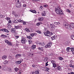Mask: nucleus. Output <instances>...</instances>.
I'll list each match as a JSON object with an SVG mask.
<instances>
[{"label":"nucleus","instance_id":"obj_1","mask_svg":"<svg viewBox=\"0 0 74 74\" xmlns=\"http://www.w3.org/2000/svg\"><path fill=\"white\" fill-rule=\"evenodd\" d=\"M55 11L57 14H62V15L64 14V13L63 12L62 10H60V8L58 6H57L56 7Z\"/></svg>","mask_w":74,"mask_h":74},{"label":"nucleus","instance_id":"obj_2","mask_svg":"<svg viewBox=\"0 0 74 74\" xmlns=\"http://www.w3.org/2000/svg\"><path fill=\"white\" fill-rule=\"evenodd\" d=\"M64 27L67 28V29H71V27H72L73 29H74V23H72L70 25L66 24L65 25Z\"/></svg>","mask_w":74,"mask_h":74},{"label":"nucleus","instance_id":"obj_3","mask_svg":"<svg viewBox=\"0 0 74 74\" xmlns=\"http://www.w3.org/2000/svg\"><path fill=\"white\" fill-rule=\"evenodd\" d=\"M21 42L23 44H25V43L27 42V40H26V38H25V37L22 36L21 37Z\"/></svg>","mask_w":74,"mask_h":74},{"label":"nucleus","instance_id":"obj_4","mask_svg":"<svg viewBox=\"0 0 74 74\" xmlns=\"http://www.w3.org/2000/svg\"><path fill=\"white\" fill-rule=\"evenodd\" d=\"M22 7L21 3L19 2H16V8H20Z\"/></svg>","mask_w":74,"mask_h":74},{"label":"nucleus","instance_id":"obj_5","mask_svg":"<svg viewBox=\"0 0 74 74\" xmlns=\"http://www.w3.org/2000/svg\"><path fill=\"white\" fill-rule=\"evenodd\" d=\"M52 46V42H50L48 44L46 45L45 46V48H50Z\"/></svg>","mask_w":74,"mask_h":74},{"label":"nucleus","instance_id":"obj_6","mask_svg":"<svg viewBox=\"0 0 74 74\" xmlns=\"http://www.w3.org/2000/svg\"><path fill=\"white\" fill-rule=\"evenodd\" d=\"M50 32L49 31H47L46 33H45L44 34L45 35V36H49V35L48 34H50Z\"/></svg>","mask_w":74,"mask_h":74},{"label":"nucleus","instance_id":"obj_7","mask_svg":"<svg viewBox=\"0 0 74 74\" xmlns=\"http://www.w3.org/2000/svg\"><path fill=\"white\" fill-rule=\"evenodd\" d=\"M5 42H6V43H7L8 44V45H12V44H11V42H10V41L7 40H5Z\"/></svg>","mask_w":74,"mask_h":74},{"label":"nucleus","instance_id":"obj_8","mask_svg":"<svg viewBox=\"0 0 74 74\" xmlns=\"http://www.w3.org/2000/svg\"><path fill=\"white\" fill-rule=\"evenodd\" d=\"M1 31L5 32H6V33H8L9 32V31H8V30L5 28L2 29H1Z\"/></svg>","mask_w":74,"mask_h":74},{"label":"nucleus","instance_id":"obj_9","mask_svg":"<svg viewBox=\"0 0 74 74\" xmlns=\"http://www.w3.org/2000/svg\"><path fill=\"white\" fill-rule=\"evenodd\" d=\"M44 19V18L42 17H40L38 18V21H42Z\"/></svg>","mask_w":74,"mask_h":74},{"label":"nucleus","instance_id":"obj_10","mask_svg":"<svg viewBox=\"0 0 74 74\" xmlns=\"http://www.w3.org/2000/svg\"><path fill=\"white\" fill-rule=\"evenodd\" d=\"M12 14L15 16H18V14H16V13L14 11H13L12 12Z\"/></svg>","mask_w":74,"mask_h":74},{"label":"nucleus","instance_id":"obj_11","mask_svg":"<svg viewBox=\"0 0 74 74\" xmlns=\"http://www.w3.org/2000/svg\"><path fill=\"white\" fill-rule=\"evenodd\" d=\"M11 31L12 33H15L16 32V30H15V28H11Z\"/></svg>","mask_w":74,"mask_h":74},{"label":"nucleus","instance_id":"obj_12","mask_svg":"<svg viewBox=\"0 0 74 74\" xmlns=\"http://www.w3.org/2000/svg\"><path fill=\"white\" fill-rule=\"evenodd\" d=\"M41 15L42 16H45L46 15V13H45V11H44L42 12L41 13Z\"/></svg>","mask_w":74,"mask_h":74},{"label":"nucleus","instance_id":"obj_13","mask_svg":"<svg viewBox=\"0 0 74 74\" xmlns=\"http://www.w3.org/2000/svg\"><path fill=\"white\" fill-rule=\"evenodd\" d=\"M30 11L32 12L33 13H34V14H36L37 13V12H36L35 10H30Z\"/></svg>","mask_w":74,"mask_h":74},{"label":"nucleus","instance_id":"obj_14","mask_svg":"<svg viewBox=\"0 0 74 74\" xmlns=\"http://www.w3.org/2000/svg\"><path fill=\"white\" fill-rule=\"evenodd\" d=\"M56 38H57V36L56 35H55L51 37V39L52 40H55V39L56 40Z\"/></svg>","mask_w":74,"mask_h":74},{"label":"nucleus","instance_id":"obj_15","mask_svg":"<svg viewBox=\"0 0 74 74\" xmlns=\"http://www.w3.org/2000/svg\"><path fill=\"white\" fill-rule=\"evenodd\" d=\"M21 56V55L20 54H17L15 56V57L16 58H20Z\"/></svg>","mask_w":74,"mask_h":74},{"label":"nucleus","instance_id":"obj_16","mask_svg":"<svg viewBox=\"0 0 74 74\" xmlns=\"http://www.w3.org/2000/svg\"><path fill=\"white\" fill-rule=\"evenodd\" d=\"M20 27H21V25H18L17 26H15L14 27L16 29H20Z\"/></svg>","mask_w":74,"mask_h":74},{"label":"nucleus","instance_id":"obj_17","mask_svg":"<svg viewBox=\"0 0 74 74\" xmlns=\"http://www.w3.org/2000/svg\"><path fill=\"white\" fill-rule=\"evenodd\" d=\"M50 27L51 28H54L55 27V25L53 24H51L50 25Z\"/></svg>","mask_w":74,"mask_h":74},{"label":"nucleus","instance_id":"obj_18","mask_svg":"<svg viewBox=\"0 0 74 74\" xmlns=\"http://www.w3.org/2000/svg\"><path fill=\"white\" fill-rule=\"evenodd\" d=\"M54 24L56 25H60V23L59 22H54Z\"/></svg>","mask_w":74,"mask_h":74},{"label":"nucleus","instance_id":"obj_19","mask_svg":"<svg viewBox=\"0 0 74 74\" xmlns=\"http://www.w3.org/2000/svg\"><path fill=\"white\" fill-rule=\"evenodd\" d=\"M1 37H2V38H5V37H7V36L5 35L2 34L1 35Z\"/></svg>","mask_w":74,"mask_h":74},{"label":"nucleus","instance_id":"obj_20","mask_svg":"<svg viewBox=\"0 0 74 74\" xmlns=\"http://www.w3.org/2000/svg\"><path fill=\"white\" fill-rule=\"evenodd\" d=\"M38 49H39L40 51H43V50H44V48L43 47H39L38 48Z\"/></svg>","mask_w":74,"mask_h":74},{"label":"nucleus","instance_id":"obj_21","mask_svg":"<svg viewBox=\"0 0 74 74\" xmlns=\"http://www.w3.org/2000/svg\"><path fill=\"white\" fill-rule=\"evenodd\" d=\"M7 57L6 55H4L2 57L3 59H7Z\"/></svg>","mask_w":74,"mask_h":74},{"label":"nucleus","instance_id":"obj_22","mask_svg":"<svg viewBox=\"0 0 74 74\" xmlns=\"http://www.w3.org/2000/svg\"><path fill=\"white\" fill-rule=\"evenodd\" d=\"M13 22L14 23H18V22H19V20H18L17 19L14 20Z\"/></svg>","mask_w":74,"mask_h":74},{"label":"nucleus","instance_id":"obj_23","mask_svg":"<svg viewBox=\"0 0 74 74\" xmlns=\"http://www.w3.org/2000/svg\"><path fill=\"white\" fill-rule=\"evenodd\" d=\"M27 38H28L30 40H31V39H32V38L30 36H27Z\"/></svg>","mask_w":74,"mask_h":74},{"label":"nucleus","instance_id":"obj_24","mask_svg":"<svg viewBox=\"0 0 74 74\" xmlns=\"http://www.w3.org/2000/svg\"><path fill=\"white\" fill-rule=\"evenodd\" d=\"M39 10L40 11H42L43 10V7L42 6H41L39 8Z\"/></svg>","mask_w":74,"mask_h":74},{"label":"nucleus","instance_id":"obj_25","mask_svg":"<svg viewBox=\"0 0 74 74\" xmlns=\"http://www.w3.org/2000/svg\"><path fill=\"white\" fill-rule=\"evenodd\" d=\"M31 48L32 49H36V46L34 45H33L32 46Z\"/></svg>","mask_w":74,"mask_h":74},{"label":"nucleus","instance_id":"obj_26","mask_svg":"<svg viewBox=\"0 0 74 74\" xmlns=\"http://www.w3.org/2000/svg\"><path fill=\"white\" fill-rule=\"evenodd\" d=\"M57 69L58 70H62V68L61 66H59L58 67Z\"/></svg>","mask_w":74,"mask_h":74},{"label":"nucleus","instance_id":"obj_27","mask_svg":"<svg viewBox=\"0 0 74 74\" xmlns=\"http://www.w3.org/2000/svg\"><path fill=\"white\" fill-rule=\"evenodd\" d=\"M21 62L20 60L16 61V64H21Z\"/></svg>","mask_w":74,"mask_h":74},{"label":"nucleus","instance_id":"obj_28","mask_svg":"<svg viewBox=\"0 0 74 74\" xmlns=\"http://www.w3.org/2000/svg\"><path fill=\"white\" fill-rule=\"evenodd\" d=\"M47 60H48V59L47 58V57H45V58L44 59V61L45 62H47Z\"/></svg>","mask_w":74,"mask_h":74},{"label":"nucleus","instance_id":"obj_29","mask_svg":"<svg viewBox=\"0 0 74 74\" xmlns=\"http://www.w3.org/2000/svg\"><path fill=\"white\" fill-rule=\"evenodd\" d=\"M71 39H73V40H74V34L71 35Z\"/></svg>","mask_w":74,"mask_h":74},{"label":"nucleus","instance_id":"obj_30","mask_svg":"<svg viewBox=\"0 0 74 74\" xmlns=\"http://www.w3.org/2000/svg\"><path fill=\"white\" fill-rule=\"evenodd\" d=\"M44 42H42V43H41V42H39V45H42V46H43V45H44Z\"/></svg>","mask_w":74,"mask_h":74},{"label":"nucleus","instance_id":"obj_31","mask_svg":"<svg viewBox=\"0 0 74 74\" xmlns=\"http://www.w3.org/2000/svg\"><path fill=\"white\" fill-rule=\"evenodd\" d=\"M40 24H42V23L41 22H39L38 23L36 24L37 26H38L40 25Z\"/></svg>","mask_w":74,"mask_h":74},{"label":"nucleus","instance_id":"obj_32","mask_svg":"<svg viewBox=\"0 0 74 74\" xmlns=\"http://www.w3.org/2000/svg\"><path fill=\"white\" fill-rule=\"evenodd\" d=\"M18 21L19 22H21V23H23V20L21 19H19Z\"/></svg>","mask_w":74,"mask_h":74},{"label":"nucleus","instance_id":"obj_33","mask_svg":"<svg viewBox=\"0 0 74 74\" xmlns=\"http://www.w3.org/2000/svg\"><path fill=\"white\" fill-rule=\"evenodd\" d=\"M51 63L53 64H54V63H56V62L55 61H53V60H52L51 61Z\"/></svg>","mask_w":74,"mask_h":74},{"label":"nucleus","instance_id":"obj_34","mask_svg":"<svg viewBox=\"0 0 74 74\" xmlns=\"http://www.w3.org/2000/svg\"><path fill=\"white\" fill-rule=\"evenodd\" d=\"M14 70L15 71H16V72H17V71H18V68H14Z\"/></svg>","mask_w":74,"mask_h":74},{"label":"nucleus","instance_id":"obj_35","mask_svg":"<svg viewBox=\"0 0 74 74\" xmlns=\"http://www.w3.org/2000/svg\"><path fill=\"white\" fill-rule=\"evenodd\" d=\"M28 55L29 56H33V53H29L28 54Z\"/></svg>","mask_w":74,"mask_h":74},{"label":"nucleus","instance_id":"obj_36","mask_svg":"<svg viewBox=\"0 0 74 74\" xmlns=\"http://www.w3.org/2000/svg\"><path fill=\"white\" fill-rule=\"evenodd\" d=\"M71 48L70 47H68L66 48V51L67 52H69V50H70Z\"/></svg>","mask_w":74,"mask_h":74},{"label":"nucleus","instance_id":"obj_37","mask_svg":"<svg viewBox=\"0 0 74 74\" xmlns=\"http://www.w3.org/2000/svg\"><path fill=\"white\" fill-rule=\"evenodd\" d=\"M53 67H54V68L56 67V64H55V63H54V64H53Z\"/></svg>","mask_w":74,"mask_h":74},{"label":"nucleus","instance_id":"obj_38","mask_svg":"<svg viewBox=\"0 0 74 74\" xmlns=\"http://www.w3.org/2000/svg\"><path fill=\"white\" fill-rule=\"evenodd\" d=\"M69 66L70 67H72V68H73V69H74V65H72V64H71Z\"/></svg>","mask_w":74,"mask_h":74},{"label":"nucleus","instance_id":"obj_39","mask_svg":"<svg viewBox=\"0 0 74 74\" xmlns=\"http://www.w3.org/2000/svg\"><path fill=\"white\" fill-rule=\"evenodd\" d=\"M36 32L39 34H41V32L40 30H38L36 31Z\"/></svg>","mask_w":74,"mask_h":74},{"label":"nucleus","instance_id":"obj_40","mask_svg":"<svg viewBox=\"0 0 74 74\" xmlns=\"http://www.w3.org/2000/svg\"><path fill=\"white\" fill-rule=\"evenodd\" d=\"M58 58L60 60H62L63 59V58L61 57H59Z\"/></svg>","mask_w":74,"mask_h":74},{"label":"nucleus","instance_id":"obj_41","mask_svg":"<svg viewBox=\"0 0 74 74\" xmlns=\"http://www.w3.org/2000/svg\"><path fill=\"white\" fill-rule=\"evenodd\" d=\"M8 71H9V72H11V71H12V69L11 68H9Z\"/></svg>","mask_w":74,"mask_h":74},{"label":"nucleus","instance_id":"obj_42","mask_svg":"<svg viewBox=\"0 0 74 74\" xmlns=\"http://www.w3.org/2000/svg\"><path fill=\"white\" fill-rule=\"evenodd\" d=\"M24 48L25 49H27V47L26 46H24Z\"/></svg>","mask_w":74,"mask_h":74},{"label":"nucleus","instance_id":"obj_43","mask_svg":"<svg viewBox=\"0 0 74 74\" xmlns=\"http://www.w3.org/2000/svg\"><path fill=\"white\" fill-rule=\"evenodd\" d=\"M66 11L67 12H69V13H70V12H71V11H70V10L69 9H66Z\"/></svg>","mask_w":74,"mask_h":74},{"label":"nucleus","instance_id":"obj_44","mask_svg":"<svg viewBox=\"0 0 74 74\" xmlns=\"http://www.w3.org/2000/svg\"><path fill=\"white\" fill-rule=\"evenodd\" d=\"M70 50L72 52H73L74 51V48L73 47H71Z\"/></svg>","mask_w":74,"mask_h":74},{"label":"nucleus","instance_id":"obj_45","mask_svg":"<svg viewBox=\"0 0 74 74\" xmlns=\"http://www.w3.org/2000/svg\"><path fill=\"white\" fill-rule=\"evenodd\" d=\"M44 7H45V8H48V5H44Z\"/></svg>","mask_w":74,"mask_h":74},{"label":"nucleus","instance_id":"obj_46","mask_svg":"<svg viewBox=\"0 0 74 74\" xmlns=\"http://www.w3.org/2000/svg\"><path fill=\"white\" fill-rule=\"evenodd\" d=\"M25 30L26 32H30V30L28 29H25Z\"/></svg>","mask_w":74,"mask_h":74},{"label":"nucleus","instance_id":"obj_47","mask_svg":"<svg viewBox=\"0 0 74 74\" xmlns=\"http://www.w3.org/2000/svg\"><path fill=\"white\" fill-rule=\"evenodd\" d=\"M32 41L31 40H29V44H32Z\"/></svg>","mask_w":74,"mask_h":74},{"label":"nucleus","instance_id":"obj_48","mask_svg":"<svg viewBox=\"0 0 74 74\" xmlns=\"http://www.w3.org/2000/svg\"><path fill=\"white\" fill-rule=\"evenodd\" d=\"M35 73H36V74H39V71H35Z\"/></svg>","mask_w":74,"mask_h":74},{"label":"nucleus","instance_id":"obj_49","mask_svg":"<svg viewBox=\"0 0 74 74\" xmlns=\"http://www.w3.org/2000/svg\"><path fill=\"white\" fill-rule=\"evenodd\" d=\"M48 62H46L45 64H46V66H48Z\"/></svg>","mask_w":74,"mask_h":74},{"label":"nucleus","instance_id":"obj_50","mask_svg":"<svg viewBox=\"0 0 74 74\" xmlns=\"http://www.w3.org/2000/svg\"><path fill=\"white\" fill-rule=\"evenodd\" d=\"M31 36L32 37H33L34 36V33L31 34Z\"/></svg>","mask_w":74,"mask_h":74},{"label":"nucleus","instance_id":"obj_51","mask_svg":"<svg viewBox=\"0 0 74 74\" xmlns=\"http://www.w3.org/2000/svg\"><path fill=\"white\" fill-rule=\"evenodd\" d=\"M23 22V25H26V22Z\"/></svg>","mask_w":74,"mask_h":74},{"label":"nucleus","instance_id":"obj_52","mask_svg":"<svg viewBox=\"0 0 74 74\" xmlns=\"http://www.w3.org/2000/svg\"><path fill=\"white\" fill-rule=\"evenodd\" d=\"M47 28H45L44 29V31L45 32L47 30Z\"/></svg>","mask_w":74,"mask_h":74},{"label":"nucleus","instance_id":"obj_53","mask_svg":"<svg viewBox=\"0 0 74 74\" xmlns=\"http://www.w3.org/2000/svg\"><path fill=\"white\" fill-rule=\"evenodd\" d=\"M4 18V15H2L1 18Z\"/></svg>","mask_w":74,"mask_h":74},{"label":"nucleus","instance_id":"obj_54","mask_svg":"<svg viewBox=\"0 0 74 74\" xmlns=\"http://www.w3.org/2000/svg\"><path fill=\"white\" fill-rule=\"evenodd\" d=\"M33 67H36V65H34V64H32V65Z\"/></svg>","mask_w":74,"mask_h":74},{"label":"nucleus","instance_id":"obj_55","mask_svg":"<svg viewBox=\"0 0 74 74\" xmlns=\"http://www.w3.org/2000/svg\"><path fill=\"white\" fill-rule=\"evenodd\" d=\"M21 62L23 61V59L22 58H21L20 59V60Z\"/></svg>","mask_w":74,"mask_h":74},{"label":"nucleus","instance_id":"obj_56","mask_svg":"<svg viewBox=\"0 0 74 74\" xmlns=\"http://www.w3.org/2000/svg\"><path fill=\"white\" fill-rule=\"evenodd\" d=\"M11 22H12V21H11V20H10L8 21V23H11Z\"/></svg>","mask_w":74,"mask_h":74},{"label":"nucleus","instance_id":"obj_57","mask_svg":"<svg viewBox=\"0 0 74 74\" xmlns=\"http://www.w3.org/2000/svg\"><path fill=\"white\" fill-rule=\"evenodd\" d=\"M49 70V69H46L47 71V72H49V71H48V70Z\"/></svg>","mask_w":74,"mask_h":74},{"label":"nucleus","instance_id":"obj_58","mask_svg":"<svg viewBox=\"0 0 74 74\" xmlns=\"http://www.w3.org/2000/svg\"><path fill=\"white\" fill-rule=\"evenodd\" d=\"M23 7H26V5L25 4H24L23 5Z\"/></svg>","mask_w":74,"mask_h":74},{"label":"nucleus","instance_id":"obj_59","mask_svg":"<svg viewBox=\"0 0 74 74\" xmlns=\"http://www.w3.org/2000/svg\"><path fill=\"white\" fill-rule=\"evenodd\" d=\"M37 35V34L36 33H34V36H36Z\"/></svg>","mask_w":74,"mask_h":74},{"label":"nucleus","instance_id":"obj_60","mask_svg":"<svg viewBox=\"0 0 74 74\" xmlns=\"http://www.w3.org/2000/svg\"><path fill=\"white\" fill-rule=\"evenodd\" d=\"M16 38H19V36H16Z\"/></svg>","mask_w":74,"mask_h":74},{"label":"nucleus","instance_id":"obj_61","mask_svg":"<svg viewBox=\"0 0 74 74\" xmlns=\"http://www.w3.org/2000/svg\"><path fill=\"white\" fill-rule=\"evenodd\" d=\"M49 56H51V55H52V54L51 53H50V54H49Z\"/></svg>","mask_w":74,"mask_h":74},{"label":"nucleus","instance_id":"obj_62","mask_svg":"<svg viewBox=\"0 0 74 74\" xmlns=\"http://www.w3.org/2000/svg\"><path fill=\"white\" fill-rule=\"evenodd\" d=\"M71 74H74V72H71Z\"/></svg>","mask_w":74,"mask_h":74},{"label":"nucleus","instance_id":"obj_63","mask_svg":"<svg viewBox=\"0 0 74 74\" xmlns=\"http://www.w3.org/2000/svg\"><path fill=\"white\" fill-rule=\"evenodd\" d=\"M10 18L9 17H8V20L9 21L10 20Z\"/></svg>","mask_w":74,"mask_h":74},{"label":"nucleus","instance_id":"obj_64","mask_svg":"<svg viewBox=\"0 0 74 74\" xmlns=\"http://www.w3.org/2000/svg\"><path fill=\"white\" fill-rule=\"evenodd\" d=\"M69 7H71V4H70L69 5Z\"/></svg>","mask_w":74,"mask_h":74}]
</instances>
